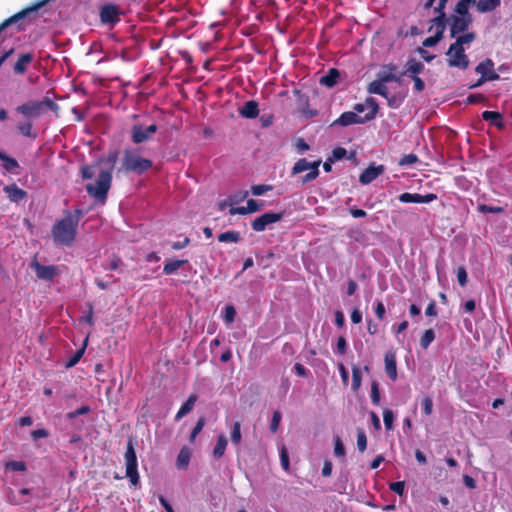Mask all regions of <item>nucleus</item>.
I'll return each mask as SVG.
<instances>
[{
  "mask_svg": "<svg viewBox=\"0 0 512 512\" xmlns=\"http://www.w3.org/2000/svg\"><path fill=\"white\" fill-rule=\"evenodd\" d=\"M153 167L152 160L142 157L136 150L125 149L123 151V158L121 166L118 168V173H135L137 175L144 174Z\"/></svg>",
  "mask_w": 512,
  "mask_h": 512,
  "instance_id": "2",
  "label": "nucleus"
},
{
  "mask_svg": "<svg viewBox=\"0 0 512 512\" xmlns=\"http://www.w3.org/2000/svg\"><path fill=\"white\" fill-rule=\"evenodd\" d=\"M227 439L225 437V435L223 434H220L218 437H217V442H216V445L213 449V456L216 458V459H220L224 453H225V450H226V447H227Z\"/></svg>",
  "mask_w": 512,
  "mask_h": 512,
  "instance_id": "28",
  "label": "nucleus"
},
{
  "mask_svg": "<svg viewBox=\"0 0 512 512\" xmlns=\"http://www.w3.org/2000/svg\"><path fill=\"white\" fill-rule=\"evenodd\" d=\"M367 122L365 117L359 116L356 112L347 111L342 113L337 119H335L331 126H342L346 127L352 124H363Z\"/></svg>",
  "mask_w": 512,
  "mask_h": 512,
  "instance_id": "13",
  "label": "nucleus"
},
{
  "mask_svg": "<svg viewBox=\"0 0 512 512\" xmlns=\"http://www.w3.org/2000/svg\"><path fill=\"white\" fill-rule=\"evenodd\" d=\"M443 38L440 33H435L433 36L427 37L423 41L424 47H433L438 44V42Z\"/></svg>",
  "mask_w": 512,
  "mask_h": 512,
  "instance_id": "54",
  "label": "nucleus"
},
{
  "mask_svg": "<svg viewBox=\"0 0 512 512\" xmlns=\"http://www.w3.org/2000/svg\"><path fill=\"white\" fill-rule=\"evenodd\" d=\"M34 55L30 52L23 53L18 57V60L14 64L13 71L16 75H22L26 73L28 66L33 62Z\"/></svg>",
  "mask_w": 512,
  "mask_h": 512,
  "instance_id": "18",
  "label": "nucleus"
},
{
  "mask_svg": "<svg viewBox=\"0 0 512 512\" xmlns=\"http://www.w3.org/2000/svg\"><path fill=\"white\" fill-rule=\"evenodd\" d=\"M17 129L25 137H36V134H32V124L29 121L19 122Z\"/></svg>",
  "mask_w": 512,
  "mask_h": 512,
  "instance_id": "40",
  "label": "nucleus"
},
{
  "mask_svg": "<svg viewBox=\"0 0 512 512\" xmlns=\"http://www.w3.org/2000/svg\"><path fill=\"white\" fill-rule=\"evenodd\" d=\"M246 206H247L249 213L252 214V213L260 211L264 207V204L262 202H258L256 200H254V199H249L247 201Z\"/></svg>",
  "mask_w": 512,
  "mask_h": 512,
  "instance_id": "53",
  "label": "nucleus"
},
{
  "mask_svg": "<svg viewBox=\"0 0 512 512\" xmlns=\"http://www.w3.org/2000/svg\"><path fill=\"white\" fill-rule=\"evenodd\" d=\"M475 4L478 12L487 13L498 8L501 5V0H478Z\"/></svg>",
  "mask_w": 512,
  "mask_h": 512,
  "instance_id": "25",
  "label": "nucleus"
},
{
  "mask_svg": "<svg viewBox=\"0 0 512 512\" xmlns=\"http://www.w3.org/2000/svg\"><path fill=\"white\" fill-rule=\"evenodd\" d=\"M87 342H88V336L85 338L84 340V343H83V346L78 349L67 361L66 363V367L67 368H70V367H73L75 366L79 361L80 359L82 358L84 352H85V349H86V346H87Z\"/></svg>",
  "mask_w": 512,
  "mask_h": 512,
  "instance_id": "34",
  "label": "nucleus"
},
{
  "mask_svg": "<svg viewBox=\"0 0 512 512\" xmlns=\"http://www.w3.org/2000/svg\"><path fill=\"white\" fill-rule=\"evenodd\" d=\"M52 111L59 116L60 107L49 97H44L41 101H28L19 105L16 111L28 119L38 118L45 110Z\"/></svg>",
  "mask_w": 512,
  "mask_h": 512,
  "instance_id": "3",
  "label": "nucleus"
},
{
  "mask_svg": "<svg viewBox=\"0 0 512 512\" xmlns=\"http://www.w3.org/2000/svg\"><path fill=\"white\" fill-rule=\"evenodd\" d=\"M385 171L383 165L370 164L360 175L359 181L363 185H367L378 178Z\"/></svg>",
  "mask_w": 512,
  "mask_h": 512,
  "instance_id": "16",
  "label": "nucleus"
},
{
  "mask_svg": "<svg viewBox=\"0 0 512 512\" xmlns=\"http://www.w3.org/2000/svg\"><path fill=\"white\" fill-rule=\"evenodd\" d=\"M242 440L241 435V424L240 422L236 421L233 424L232 431H231V441L234 445H239Z\"/></svg>",
  "mask_w": 512,
  "mask_h": 512,
  "instance_id": "39",
  "label": "nucleus"
},
{
  "mask_svg": "<svg viewBox=\"0 0 512 512\" xmlns=\"http://www.w3.org/2000/svg\"><path fill=\"white\" fill-rule=\"evenodd\" d=\"M476 3V0H459V2L457 3L456 7H455V12H456V16H462V17H466V16H472L470 13H469V6L470 4H475Z\"/></svg>",
  "mask_w": 512,
  "mask_h": 512,
  "instance_id": "31",
  "label": "nucleus"
},
{
  "mask_svg": "<svg viewBox=\"0 0 512 512\" xmlns=\"http://www.w3.org/2000/svg\"><path fill=\"white\" fill-rule=\"evenodd\" d=\"M385 313H386V309H385L384 304L381 301L377 300L376 306H375V315L377 316V318L379 320L382 321L385 318Z\"/></svg>",
  "mask_w": 512,
  "mask_h": 512,
  "instance_id": "60",
  "label": "nucleus"
},
{
  "mask_svg": "<svg viewBox=\"0 0 512 512\" xmlns=\"http://www.w3.org/2000/svg\"><path fill=\"white\" fill-rule=\"evenodd\" d=\"M432 25L429 28V31L435 29V33H440L443 36L445 28H446V14L438 15L432 19Z\"/></svg>",
  "mask_w": 512,
  "mask_h": 512,
  "instance_id": "29",
  "label": "nucleus"
},
{
  "mask_svg": "<svg viewBox=\"0 0 512 512\" xmlns=\"http://www.w3.org/2000/svg\"><path fill=\"white\" fill-rule=\"evenodd\" d=\"M357 448L360 452H364L367 448V436L363 429L357 430Z\"/></svg>",
  "mask_w": 512,
  "mask_h": 512,
  "instance_id": "41",
  "label": "nucleus"
},
{
  "mask_svg": "<svg viewBox=\"0 0 512 512\" xmlns=\"http://www.w3.org/2000/svg\"><path fill=\"white\" fill-rule=\"evenodd\" d=\"M320 160L309 162L306 158L299 159L292 167V175L302 173L309 170V172L302 178V184L309 183L319 176Z\"/></svg>",
  "mask_w": 512,
  "mask_h": 512,
  "instance_id": "6",
  "label": "nucleus"
},
{
  "mask_svg": "<svg viewBox=\"0 0 512 512\" xmlns=\"http://www.w3.org/2000/svg\"><path fill=\"white\" fill-rule=\"evenodd\" d=\"M186 263H188V260H186V259H184V260H167L164 263L163 273L165 275H172Z\"/></svg>",
  "mask_w": 512,
  "mask_h": 512,
  "instance_id": "27",
  "label": "nucleus"
},
{
  "mask_svg": "<svg viewBox=\"0 0 512 512\" xmlns=\"http://www.w3.org/2000/svg\"><path fill=\"white\" fill-rule=\"evenodd\" d=\"M389 488L391 491L395 492L398 495H403L405 484L403 481H396L389 484Z\"/></svg>",
  "mask_w": 512,
  "mask_h": 512,
  "instance_id": "59",
  "label": "nucleus"
},
{
  "mask_svg": "<svg viewBox=\"0 0 512 512\" xmlns=\"http://www.w3.org/2000/svg\"><path fill=\"white\" fill-rule=\"evenodd\" d=\"M283 216L284 211L279 213L266 212L251 221V227L255 232H263L269 227V225L280 221Z\"/></svg>",
  "mask_w": 512,
  "mask_h": 512,
  "instance_id": "10",
  "label": "nucleus"
},
{
  "mask_svg": "<svg viewBox=\"0 0 512 512\" xmlns=\"http://www.w3.org/2000/svg\"><path fill=\"white\" fill-rule=\"evenodd\" d=\"M425 66L422 62L418 61L415 58H409L405 64V70L402 75H406L409 78L418 76L423 72Z\"/></svg>",
  "mask_w": 512,
  "mask_h": 512,
  "instance_id": "20",
  "label": "nucleus"
},
{
  "mask_svg": "<svg viewBox=\"0 0 512 512\" xmlns=\"http://www.w3.org/2000/svg\"><path fill=\"white\" fill-rule=\"evenodd\" d=\"M272 188L273 187L271 185H267V184L253 185L251 187V193L254 196H261V195L265 194L266 192L272 190Z\"/></svg>",
  "mask_w": 512,
  "mask_h": 512,
  "instance_id": "47",
  "label": "nucleus"
},
{
  "mask_svg": "<svg viewBox=\"0 0 512 512\" xmlns=\"http://www.w3.org/2000/svg\"><path fill=\"white\" fill-rule=\"evenodd\" d=\"M340 78V72L336 68H331L326 75L321 77L320 83L328 88L335 86Z\"/></svg>",
  "mask_w": 512,
  "mask_h": 512,
  "instance_id": "24",
  "label": "nucleus"
},
{
  "mask_svg": "<svg viewBox=\"0 0 512 512\" xmlns=\"http://www.w3.org/2000/svg\"><path fill=\"white\" fill-rule=\"evenodd\" d=\"M422 409L425 415L429 416L433 411V401L429 396H426L422 400Z\"/></svg>",
  "mask_w": 512,
  "mask_h": 512,
  "instance_id": "56",
  "label": "nucleus"
},
{
  "mask_svg": "<svg viewBox=\"0 0 512 512\" xmlns=\"http://www.w3.org/2000/svg\"><path fill=\"white\" fill-rule=\"evenodd\" d=\"M347 154V151L345 148L343 147H337L335 148L333 151H332V158H330L329 160L330 161H333V160H341L342 158H344Z\"/></svg>",
  "mask_w": 512,
  "mask_h": 512,
  "instance_id": "63",
  "label": "nucleus"
},
{
  "mask_svg": "<svg viewBox=\"0 0 512 512\" xmlns=\"http://www.w3.org/2000/svg\"><path fill=\"white\" fill-rule=\"evenodd\" d=\"M418 161V157L414 153L406 154L399 160L400 166H410Z\"/></svg>",
  "mask_w": 512,
  "mask_h": 512,
  "instance_id": "49",
  "label": "nucleus"
},
{
  "mask_svg": "<svg viewBox=\"0 0 512 512\" xmlns=\"http://www.w3.org/2000/svg\"><path fill=\"white\" fill-rule=\"evenodd\" d=\"M190 455L188 452L181 450L177 457V465L179 468L186 467L189 463Z\"/></svg>",
  "mask_w": 512,
  "mask_h": 512,
  "instance_id": "55",
  "label": "nucleus"
},
{
  "mask_svg": "<svg viewBox=\"0 0 512 512\" xmlns=\"http://www.w3.org/2000/svg\"><path fill=\"white\" fill-rule=\"evenodd\" d=\"M90 412V407L87 406V405H82L81 407H79L78 409L74 410V411H71V412H68L67 413V418L68 419H74L80 415H84V414H88Z\"/></svg>",
  "mask_w": 512,
  "mask_h": 512,
  "instance_id": "52",
  "label": "nucleus"
},
{
  "mask_svg": "<svg viewBox=\"0 0 512 512\" xmlns=\"http://www.w3.org/2000/svg\"><path fill=\"white\" fill-rule=\"evenodd\" d=\"M486 100L485 96L483 94H471L466 98L467 104H477L482 103Z\"/></svg>",
  "mask_w": 512,
  "mask_h": 512,
  "instance_id": "62",
  "label": "nucleus"
},
{
  "mask_svg": "<svg viewBox=\"0 0 512 512\" xmlns=\"http://www.w3.org/2000/svg\"><path fill=\"white\" fill-rule=\"evenodd\" d=\"M121 8L115 3H106L99 9L100 22L104 25L114 26L120 21Z\"/></svg>",
  "mask_w": 512,
  "mask_h": 512,
  "instance_id": "9",
  "label": "nucleus"
},
{
  "mask_svg": "<svg viewBox=\"0 0 512 512\" xmlns=\"http://www.w3.org/2000/svg\"><path fill=\"white\" fill-rule=\"evenodd\" d=\"M281 466L285 471L289 470V456L285 447L282 448L280 453Z\"/></svg>",
  "mask_w": 512,
  "mask_h": 512,
  "instance_id": "61",
  "label": "nucleus"
},
{
  "mask_svg": "<svg viewBox=\"0 0 512 512\" xmlns=\"http://www.w3.org/2000/svg\"><path fill=\"white\" fill-rule=\"evenodd\" d=\"M50 0H40L31 6L17 12L16 14L12 15L11 17L5 19L0 24V32L4 31L8 27H11L13 25L16 26L17 31L25 30V26L23 25V22L30 17L31 14L36 13L41 7H43L46 3H48Z\"/></svg>",
  "mask_w": 512,
  "mask_h": 512,
  "instance_id": "5",
  "label": "nucleus"
},
{
  "mask_svg": "<svg viewBox=\"0 0 512 512\" xmlns=\"http://www.w3.org/2000/svg\"><path fill=\"white\" fill-rule=\"evenodd\" d=\"M0 160L3 161V168L8 172H15L19 168L17 160L0 151Z\"/></svg>",
  "mask_w": 512,
  "mask_h": 512,
  "instance_id": "30",
  "label": "nucleus"
},
{
  "mask_svg": "<svg viewBox=\"0 0 512 512\" xmlns=\"http://www.w3.org/2000/svg\"><path fill=\"white\" fill-rule=\"evenodd\" d=\"M479 211L483 213H500L503 211V208L498 206H488L485 204L479 205L478 207Z\"/></svg>",
  "mask_w": 512,
  "mask_h": 512,
  "instance_id": "64",
  "label": "nucleus"
},
{
  "mask_svg": "<svg viewBox=\"0 0 512 512\" xmlns=\"http://www.w3.org/2000/svg\"><path fill=\"white\" fill-rule=\"evenodd\" d=\"M378 80L381 81L383 84H386L389 82L401 83L400 76H397L395 73H392V72H387L386 70H383L378 73Z\"/></svg>",
  "mask_w": 512,
  "mask_h": 512,
  "instance_id": "36",
  "label": "nucleus"
},
{
  "mask_svg": "<svg viewBox=\"0 0 512 512\" xmlns=\"http://www.w3.org/2000/svg\"><path fill=\"white\" fill-rule=\"evenodd\" d=\"M371 402L373 405H379L380 403V390L379 384L377 381H372L371 383Z\"/></svg>",
  "mask_w": 512,
  "mask_h": 512,
  "instance_id": "45",
  "label": "nucleus"
},
{
  "mask_svg": "<svg viewBox=\"0 0 512 512\" xmlns=\"http://www.w3.org/2000/svg\"><path fill=\"white\" fill-rule=\"evenodd\" d=\"M30 267L35 271L39 279L45 281H52L59 274V270L55 265H42L36 260L31 262Z\"/></svg>",
  "mask_w": 512,
  "mask_h": 512,
  "instance_id": "12",
  "label": "nucleus"
},
{
  "mask_svg": "<svg viewBox=\"0 0 512 512\" xmlns=\"http://www.w3.org/2000/svg\"><path fill=\"white\" fill-rule=\"evenodd\" d=\"M281 420H282L281 412L278 410L274 411L273 415H272L271 422H270V426H269L271 433H275L278 430Z\"/></svg>",
  "mask_w": 512,
  "mask_h": 512,
  "instance_id": "44",
  "label": "nucleus"
},
{
  "mask_svg": "<svg viewBox=\"0 0 512 512\" xmlns=\"http://www.w3.org/2000/svg\"><path fill=\"white\" fill-rule=\"evenodd\" d=\"M482 118L483 120L490 122L491 125L497 127L498 129L504 128L502 114L497 111H484L482 113Z\"/></svg>",
  "mask_w": 512,
  "mask_h": 512,
  "instance_id": "23",
  "label": "nucleus"
},
{
  "mask_svg": "<svg viewBox=\"0 0 512 512\" xmlns=\"http://www.w3.org/2000/svg\"><path fill=\"white\" fill-rule=\"evenodd\" d=\"M3 190L11 202L18 203L27 197V192L14 183L6 185Z\"/></svg>",
  "mask_w": 512,
  "mask_h": 512,
  "instance_id": "19",
  "label": "nucleus"
},
{
  "mask_svg": "<svg viewBox=\"0 0 512 512\" xmlns=\"http://www.w3.org/2000/svg\"><path fill=\"white\" fill-rule=\"evenodd\" d=\"M124 458L126 462V477L129 479L132 485L136 486L139 482V474L137 470L138 463L134 445L131 439L127 443Z\"/></svg>",
  "mask_w": 512,
  "mask_h": 512,
  "instance_id": "7",
  "label": "nucleus"
},
{
  "mask_svg": "<svg viewBox=\"0 0 512 512\" xmlns=\"http://www.w3.org/2000/svg\"><path fill=\"white\" fill-rule=\"evenodd\" d=\"M435 340V332L433 329H427L424 331L420 338V345L423 349H427L430 344Z\"/></svg>",
  "mask_w": 512,
  "mask_h": 512,
  "instance_id": "38",
  "label": "nucleus"
},
{
  "mask_svg": "<svg viewBox=\"0 0 512 512\" xmlns=\"http://www.w3.org/2000/svg\"><path fill=\"white\" fill-rule=\"evenodd\" d=\"M158 127L156 124H151L147 127L141 124H135L131 128V141L134 144H141L151 138V135L157 131Z\"/></svg>",
  "mask_w": 512,
  "mask_h": 512,
  "instance_id": "11",
  "label": "nucleus"
},
{
  "mask_svg": "<svg viewBox=\"0 0 512 512\" xmlns=\"http://www.w3.org/2000/svg\"><path fill=\"white\" fill-rule=\"evenodd\" d=\"M475 71L478 74H481V76H489L493 73H496L494 71V63L490 58L485 59L484 61L480 62L476 68Z\"/></svg>",
  "mask_w": 512,
  "mask_h": 512,
  "instance_id": "26",
  "label": "nucleus"
},
{
  "mask_svg": "<svg viewBox=\"0 0 512 512\" xmlns=\"http://www.w3.org/2000/svg\"><path fill=\"white\" fill-rule=\"evenodd\" d=\"M6 470L23 472L27 469L24 461H9L5 464Z\"/></svg>",
  "mask_w": 512,
  "mask_h": 512,
  "instance_id": "43",
  "label": "nucleus"
},
{
  "mask_svg": "<svg viewBox=\"0 0 512 512\" xmlns=\"http://www.w3.org/2000/svg\"><path fill=\"white\" fill-rule=\"evenodd\" d=\"M365 105L369 109V112L364 116L365 119L367 121L373 120L376 117L379 110L377 101L374 98L369 97L366 99Z\"/></svg>",
  "mask_w": 512,
  "mask_h": 512,
  "instance_id": "33",
  "label": "nucleus"
},
{
  "mask_svg": "<svg viewBox=\"0 0 512 512\" xmlns=\"http://www.w3.org/2000/svg\"><path fill=\"white\" fill-rule=\"evenodd\" d=\"M361 383H362L361 369L358 366L353 365V367H352V390L354 392H357L361 387Z\"/></svg>",
  "mask_w": 512,
  "mask_h": 512,
  "instance_id": "35",
  "label": "nucleus"
},
{
  "mask_svg": "<svg viewBox=\"0 0 512 512\" xmlns=\"http://www.w3.org/2000/svg\"><path fill=\"white\" fill-rule=\"evenodd\" d=\"M451 21L450 36L454 38L458 34L467 31L473 20L472 16H452Z\"/></svg>",
  "mask_w": 512,
  "mask_h": 512,
  "instance_id": "14",
  "label": "nucleus"
},
{
  "mask_svg": "<svg viewBox=\"0 0 512 512\" xmlns=\"http://www.w3.org/2000/svg\"><path fill=\"white\" fill-rule=\"evenodd\" d=\"M367 91L370 94H377V95H380V96L386 98L388 100V104L390 106L393 105V101L391 99H389V97H388L389 91H388L387 86L385 84H383L381 81H379L378 79L369 83V85L367 87Z\"/></svg>",
  "mask_w": 512,
  "mask_h": 512,
  "instance_id": "21",
  "label": "nucleus"
},
{
  "mask_svg": "<svg viewBox=\"0 0 512 512\" xmlns=\"http://www.w3.org/2000/svg\"><path fill=\"white\" fill-rule=\"evenodd\" d=\"M385 372L392 381H396L398 377L396 355L394 352H387L384 357Z\"/></svg>",
  "mask_w": 512,
  "mask_h": 512,
  "instance_id": "17",
  "label": "nucleus"
},
{
  "mask_svg": "<svg viewBox=\"0 0 512 512\" xmlns=\"http://www.w3.org/2000/svg\"><path fill=\"white\" fill-rule=\"evenodd\" d=\"M87 314L81 318V321L86 322L89 325H94V307L91 302L86 303Z\"/></svg>",
  "mask_w": 512,
  "mask_h": 512,
  "instance_id": "48",
  "label": "nucleus"
},
{
  "mask_svg": "<svg viewBox=\"0 0 512 512\" xmlns=\"http://www.w3.org/2000/svg\"><path fill=\"white\" fill-rule=\"evenodd\" d=\"M448 57L447 62L450 67H456L465 70L469 66L468 56L465 54V48L460 46H454L452 43L446 52Z\"/></svg>",
  "mask_w": 512,
  "mask_h": 512,
  "instance_id": "8",
  "label": "nucleus"
},
{
  "mask_svg": "<svg viewBox=\"0 0 512 512\" xmlns=\"http://www.w3.org/2000/svg\"><path fill=\"white\" fill-rule=\"evenodd\" d=\"M64 217L58 220L51 229V236L55 244L69 247L76 240L78 224L83 216L81 209H76L74 213L69 210L63 212Z\"/></svg>",
  "mask_w": 512,
  "mask_h": 512,
  "instance_id": "1",
  "label": "nucleus"
},
{
  "mask_svg": "<svg viewBox=\"0 0 512 512\" xmlns=\"http://www.w3.org/2000/svg\"><path fill=\"white\" fill-rule=\"evenodd\" d=\"M196 401L197 396L195 394H191L186 400V402L180 407V409L186 412V414H188L193 410Z\"/></svg>",
  "mask_w": 512,
  "mask_h": 512,
  "instance_id": "50",
  "label": "nucleus"
},
{
  "mask_svg": "<svg viewBox=\"0 0 512 512\" xmlns=\"http://www.w3.org/2000/svg\"><path fill=\"white\" fill-rule=\"evenodd\" d=\"M347 350V342L343 336H339L336 344V353L339 355H344Z\"/></svg>",
  "mask_w": 512,
  "mask_h": 512,
  "instance_id": "58",
  "label": "nucleus"
},
{
  "mask_svg": "<svg viewBox=\"0 0 512 512\" xmlns=\"http://www.w3.org/2000/svg\"><path fill=\"white\" fill-rule=\"evenodd\" d=\"M112 183V168L109 170H102L94 184L89 183L86 185L87 193L95 198L100 203H105L107 200L108 192Z\"/></svg>",
  "mask_w": 512,
  "mask_h": 512,
  "instance_id": "4",
  "label": "nucleus"
},
{
  "mask_svg": "<svg viewBox=\"0 0 512 512\" xmlns=\"http://www.w3.org/2000/svg\"><path fill=\"white\" fill-rule=\"evenodd\" d=\"M239 115L247 119L256 118L259 115L258 103L254 100L247 101L239 108Z\"/></svg>",
  "mask_w": 512,
  "mask_h": 512,
  "instance_id": "22",
  "label": "nucleus"
},
{
  "mask_svg": "<svg viewBox=\"0 0 512 512\" xmlns=\"http://www.w3.org/2000/svg\"><path fill=\"white\" fill-rule=\"evenodd\" d=\"M383 421L385 428L391 430L393 428L394 413L392 410L386 408L383 410Z\"/></svg>",
  "mask_w": 512,
  "mask_h": 512,
  "instance_id": "42",
  "label": "nucleus"
},
{
  "mask_svg": "<svg viewBox=\"0 0 512 512\" xmlns=\"http://www.w3.org/2000/svg\"><path fill=\"white\" fill-rule=\"evenodd\" d=\"M236 316V310L232 305H227L225 307L224 321L226 323H231L234 321Z\"/></svg>",
  "mask_w": 512,
  "mask_h": 512,
  "instance_id": "57",
  "label": "nucleus"
},
{
  "mask_svg": "<svg viewBox=\"0 0 512 512\" xmlns=\"http://www.w3.org/2000/svg\"><path fill=\"white\" fill-rule=\"evenodd\" d=\"M476 39V34L474 32H468L463 35H460L456 38L454 42V46L464 47V45L471 44Z\"/></svg>",
  "mask_w": 512,
  "mask_h": 512,
  "instance_id": "37",
  "label": "nucleus"
},
{
  "mask_svg": "<svg viewBox=\"0 0 512 512\" xmlns=\"http://www.w3.org/2000/svg\"><path fill=\"white\" fill-rule=\"evenodd\" d=\"M217 238H218L219 242H223V243H226V242L237 243L241 239L240 233L238 231H234V230H229V231L220 233L217 236Z\"/></svg>",
  "mask_w": 512,
  "mask_h": 512,
  "instance_id": "32",
  "label": "nucleus"
},
{
  "mask_svg": "<svg viewBox=\"0 0 512 512\" xmlns=\"http://www.w3.org/2000/svg\"><path fill=\"white\" fill-rule=\"evenodd\" d=\"M457 280L460 286L465 287L468 282L467 271L464 266L457 268Z\"/></svg>",
  "mask_w": 512,
  "mask_h": 512,
  "instance_id": "51",
  "label": "nucleus"
},
{
  "mask_svg": "<svg viewBox=\"0 0 512 512\" xmlns=\"http://www.w3.org/2000/svg\"><path fill=\"white\" fill-rule=\"evenodd\" d=\"M334 454L336 457L345 456V447L339 436L334 437Z\"/></svg>",
  "mask_w": 512,
  "mask_h": 512,
  "instance_id": "46",
  "label": "nucleus"
},
{
  "mask_svg": "<svg viewBox=\"0 0 512 512\" xmlns=\"http://www.w3.org/2000/svg\"><path fill=\"white\" fill-rule=\"evenodd\" d=\"M438 196L435 193H428L421 195L418 193L404 192L399 195L398 200L401 203H430L437 200Z\"/></svg>",
  "mask_w": 512,
  "mask_h": 512,
  "instance_id": "15",
  "label": "nucleus"
}]
</instances>
